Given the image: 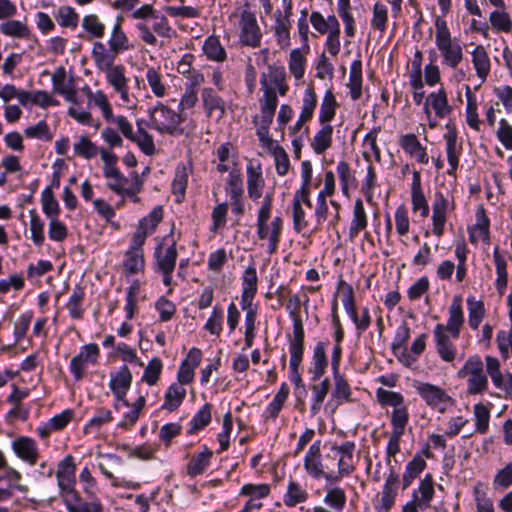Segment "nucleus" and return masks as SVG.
Instances as JSON below:
<instances>
[{
	"label": "nucleus",
	"instance_id": "nucleus-1",
	"mask_svg": "<svg viewBox=\"0 0 512 512\" xmlns=\"http://www.w3.org/2000/svg\"><path fill=\"white\" fill-rule=\"evenodd\" d=\"M150 126L161 134L179 136L184 133L181 124L185 121L182 113L176 112L161 102L148 111Z\"/></svg>",
	"mask_w": 512,
	"mask_h": 512
},
{
	"label": "nucleus",
	"instance_id": "nucleus-2",
	"mask_svg": "<svg viewBox=\"0 0 512 512\" xmlns=\"http://www.w3.org/2000/svg\"><path fill=\"white\" fill-rule=\"evenodd\" d=\"M457 377L467 378V393L478 395L488 388V378L483 369V362L478 355L470 356L462 368L457 372Z\"/></svg>",
	"mask_w": 512,
	"mask_h": 512
},
{
	"label": "nucleus",
	"instance_id": "nucleus-3",
	"mask_svg": "<svg viewBox=\"0 0 512 512\" xmlns=\"http://www.w3.org/2000/svg\"><path fill=\"white\" fill-rule=\"evenodd\" d=\"M131 382L132 374L126 365L121 367L120 370L111 378L109 387L116 398L114 406L118 411H121L123 408H130V404L125 396Z\"/></svg>",
	"mask_w": 512,
	"mask_h": 512
},
{
	"label": "nucleus",
	"instance_id": "nucleus-4",
	"mask_svg": "<svg viewBox=\"0 0 512 512\" xmlns=\"http://www.w3.org/2000/svg\"><path fill=\"white\" fill-rule=\"evenodd\" d=\"M416 390L428 406L437 408L440 412L445 411L446 405L454 404L453 398L439 386L422 382L416 386Z\"/></svg>",
	"mask_w": 512,
	"mask_h": 512
},
{
	"label": "nucleus",
	"instance_id": "nucleus-5",
	"mask_svg": "<svg viewBox=\"0 0 512 512\" xmlns=\"http://www.w3.org/2000/svg\"><path fill=\"white\" fill-rule=\"evenodd\" d=\"M239 25L241 28V44L253 48L259 47L261 44L262 34L257 24V20L254 13L248 10H244L241 13Z\"/></svg>",
	"mask_w": 512,
	"mask_h": 512
},
{
	"label": "nucleus",
	"instance_id": "nucleus-6",
	"mask_svg": "<svg viewBox=\"0 0 512 512\" xmlns=\"http://www.w3.org/2000/svg\"><path fill=\"white\" fill-rule=\"evenodd\" d=\"M99 355L97 344L91 343L82 347L80 353L74 356L70 362V370L75 380L83 378L88 363H96Z\"/></svg>",
	"mask_w": 512,
	"mask_h": 512
},
{
	"label": "nucleus",
	"instance_id": "nucleus-7",
	"mask_svg": "<svg viewBox=\"0 0 512 512\" xmlns=\"http://www.w3.org/2000/svg\"><path fill=\"white\" fill-rule=\"evenodd\" d=\"M284 6V13L277 10L275 12V26L274 31L277 37V41L281 46H287L289 44L290 35L289 29L291 26L290 16L292 15V0H282Z\"/></svg>",
	"mask_w": 512,
	"mask_h": 512
},
{
	"label": "nucleus",
	"instance_id": "nucleus-8",
	"mask_svg": "<svg viewBox=\"0 0 512 512\" xmlns=\"http://www.w3.org/2000/svg\"><path fill=\"white\" fill-rule=\"evenodd\" d=\"M433 335L440 358L445 362H452L456 357V348L452 343L451 334L445 331L443 324H437Z\"/></svg>",
	"mask_w": 512,
	"mask_h": 512
},
{
	"label": "nucleus",
	"instance_id": "nucleus-9",
	"mask_svg": "<svg viewBox=\"0 0 512 512\" xmlns=\"http://www.w3.org/2000/svg\"><path fill=\"white\" fill-rule=\"evenodd\" d=\"M335 192V176L332 171H327L324 178V188L317 197V206L315 208V217L318 224H322L327 219L328 205L326 197L332 196Z\"/></svg>",
	"mask_w": 512,
	"mask_h": 512
},
{
	"label": "nucleus",
	"instance_id": "nucleus-10",
	"mask_svg": "<svg viewBox=\"0 0 512 512\" xmlns=\"http://www.w3.org/2000/svg\"><path fill=\"white\" fill-rule=\"evenodd\" d=\"M463 323L462 299L460 296H455L449 307V319L444 325L445 331L449 332L453 339H457Z\"/></svg>",
	"mask_w": 512,
	"mask_h": 512
},
{
	"label": "nucleus",
	"instance_id": "nucleus-11",
	"mask_svg": "<svg viewBox=\"0 0 512 512\" xmlns=\"http://www.w3.org/2000/svg\"><path fill=\"white\" fill-rule=\"evenodd\" d=\"M201 98L208 117L213 116L214 113L218 120L224 117L226 113L225 101L218 96L212 88H204Z\"/></svg>",
	"mask_w": 512,
	"mask_h": 512
},
{
	"label": "nucleus",
	"instance_id": "nucleus-12",
	"mask_svg": "<svg viewBox=\"0 0 512 512\" xmlns=\"http://www.w3.org/2000/svg\"><path fill=\"white\" fill-rule=\"evenodd\" d=\"M398 483V475L391 470L383 486L380 505L376 507L378 512H388L391 509L397 494Z\"/></svg>",
	"mask_w": 512,
	"mask_h": 512
},
{
	"label": "nucleus",
	"instance_id": "nucleus-13",
	"mask_svg": "<svg viewBox=\"0 0 512 512\" xmlns=\"http://www.w3.org/2000/svg\"><path fill=\"white\" fill-rule=\"evenodd\" d=\"M12 448L16 455L22 460L34 465L38 459V449L33 439L28 437H19L12 443Z\"/></svg>",
	"mask_w": 512,
	"mask_h": 512
},
{
	"label": "nucleus",
	"instance_id": "nucleus-14",
	"mask_svg": "<svg viewBox=\"0 0 512 512\" xmlns=\"http://www.w3.org/2000/svg\"><path fill=\"white\" fill-rule=\"evenodd\" d=\"M448 132L444 135L446 140V152L449 163V175H454L459 163V150L457 149V131L454 125L447 124Z\"/></svg>",
	"mask_w": 512,
	"mask_h": 512
},
{
	"label": "nucleus",
	"instance_id": "nucleus-15",
	"mask_svg": "<svg viewBox=\"0 0 512 512\" xmlns=\"http://www.w3.org/2000/svg\"><path fill=\"white\" fill-rule=\"evenodd\" d=\"M176 241L173 240L171 245L163 253V246L159 244L155 249V258L157 266L161 272H173L177 259Z\"/></svg>",
	"mask_w": 512,
	"mask_h": 512
},
{
	"label": "nucleus",
	"instance_id": "nucleus-16",
	"mask_svg": "<svg viewBox=\"0 0 512 512\" xmlns=\"http://www.w3.org/2000/svg\"><path fill=\"white\" fill-rule=\"evenodd\" d=\"M332 450L340 454V458L338 460L339 473L341 475L352 474L355 470L354 465L351 463L355 450V443L347 441L339 446H332Z\"/></svg>",
	"mask_w": 512,
	"mask_h": 512
},
{
	"label": "nucleus",
	"instance_id": "nucleus-17",
	"mask_svg": "<svg viewBox=\"0 0 512 512\" xmlns=\"http://www.w3.org/2000/svg\"><path fill=\"white\" fill-rule=\"evenodd\" d=\"M429 105H431L436 116L439 118L447 116L452 111L451 106L448 105L447 94L444 89H440L437 93L428 95L424 105V111L427 115H430Z\"/></svg>",
	"mask_w": 512,
	"mask_h": 512
},
{
	"label": "nucleus",
	"instance_id": "nucleus-18",
	"mask_svg": "<svg viewBox=\"0 0 512 512\" xmlns=\"http://www.w3.org/2000/svg\"><path fill=\"white\" fill-rule=\"evenodd\" d=\"M448 202L442 193L436 194V199L433 203V233L440 237L443 235L444 225L446 222V210Z\"/></svg>",
	"mask_w": 512,
	"mask_h": 512
},
{
	"label": "nucleus",
	"instance_id": "nucleus-19",
	"mask_svg": "<svg viewBox=\"0 0 512 512\" xmlns=\"http://www.w3.org/2000/svg\"><path fill=\"white\" fill-rule=\"evenodd\" d=\"M368 225L367 215L364 209L363 202L357 198L353 206V218L349 227V239L351 242L358 236L359 232L366 229Z\"/></svg>",
	"mask_w": 512,
	"mask_h": 512
},
{
	"label": "nucleus",
	"instance_id": "nucleus-20",
	"mask_svg": "<svg viewBox=\"0 0 512 512\" xmlns=\"http://www.w3.org/2000/svg\"><path fill=\"white\" fill-rule=\"evenodd\" d=\"M412 206L413 210H420L422 217H427L429 214V206L421 188V178L418 171L413 173L412 181Z\"/></svg>",
	"mask_w": 512,
	"mask_h": 512
},
{
	"label": "nucleus",
	"instance_id": "nucleus-21",
	"mask_svg": "<svg viewBox=\"0 0 512 512\" xmlns=\"http://www.w3.org/2000/svg\"><path fill=\"white\" fill-rule=\"evenodd\" d=\"M471 55L476 74L484 82L490 72V59L486 49L482 45H477Z\"/></svg>",
	"mask_w": 512,
	"mask_h": 512
},
{
	"label": "nucleus",
	"instance_id": "nucleus-22",
	"mask_svg": "<svg viewBox=\"0 0 512 512\" xmlns=\"http://www.w3.org/2000/svg\"><path fill=\"white\" fill-rule=\"evenodd\" d=\"M418 492L420 497L416 493L413 494L414 501L420 509H426L430 506V501L434 496V482L433 477L427 474L420 482Z\"/></svg>",
	"mask_w": 512,
	"mask_h": 512
},
{
	"label": "nucleus",
	"instance_id": "nucleus-23",
	"mask_svg": "<svg viewBox=\"0 0 512 512\" xmlns=\"http://www.w3.org/2000/svg\"><path fill=\"white\" fill-rule=\"evenodd\" d=\"M325 346L324 342H318L314 348L313 367L310 369V372L312 373V380L314 381L322 377L328 365Z\"/></svg>",
	"mask_w": 512,
	"mask_h": 512
},
{
	"label": "nucleus",
	"instance_id": "nucleus-24",
	"mask_svg": "<svg viewBox=\"0 0 512 512\" xmlns=\"http://www.w3.org/2000/svg\"><path fill=\"white\" fill-rule=\"evenodd\" d=\"M186 396V389L180 384L173 383L165 394L162 408L168 411L176 410Z\"/></svg>",
	"mask_w": 512,
	"mask_h": 512
},
{
	"label": "nucleus",
	"instance_id": "nucleus-25",
	"mask_svg": "<svg viewBox=\"0 0 512 512\" xmlns=\"http://www.w3.org/2000/svg\"><path fill=\"white\" fill-rule=\"evenodd\" d=\"M348 87L353 100H358L362 95V64L356 60L351 64Z\"/></svg>",
	"mask_w": 512,
	"mask_h": 512
},
{
	"label": "nucleus",
	"instance_id": "nucleus-26",
	"mask_svg": "<svg viewBox=\"0 0 512 512\" xmlns=\"http://www.w3.org/2000/svg\"><path fill=\"white\" fill-rule=\"evenodd\" d=\"M211 457L212 451L208 448H205L203 452L194 455L187 464V474L190 477H196L202 474L209 465Z\"/></svg>",
	"mask_w": 512,
	"mask_h": 512
},
{
	"label": "nucleus",
	"instance_id": "nucleus-27",
	"mask_svg": "<svg viewBox=\"0 0 512 512\" xmlns=\"http://www.w3.org/2000/svg\"><path fill=\"white\" fill-rule=\"evenodd\" d=\"M122 17H118L117 23L115 24L111 38L109 40L110 51L115 55L121 51L129 49V41L126 34L121 28Z\"/></svg>",
	"mask_w": 512,
	"mask_h": 512
},
{
	"label": "nucleus",
	"instance_id": "nucleus-28",
	"mask_svg": "<svg viewBox=\"0 0 512 512\" xmlns=\"http://www.w3.org/2000/svg\"><path fill=\"white\" fill-rule=\"evenodd\" d=\"M333 127L324 125L314 136L311 146L316 154L324 153L332 144Z\"/></svg>",
	"mask_w": 512,
	"mask_h": 512
},
{
	"label": "nucleus",
	"instance_id": "nucleus-29",
	"mask_svg": "<svg viewBox=\"0 0 512 512\" xmlns=\"http://www.w3.org/2000/svg\"><path fill=\"white\" fill-rule=\"evenodd\" d=\"M338 104L331 90H327L320 105L319 122L326 124L330 122L334 116Z\"/></svg>",
	"mask_w": 512,
	"mask_h": 512
},
{
	"label": "nucleus",
	"instance_id": "nucleus-30",
	"mask_svg": "<svg viewBox=\"0 0 512 512\" xmlns=\"http://www.w3.org/2000/svg\"><path fill=\"white\" fill-rule=\"evenodd\" d=\"M437 48L451 68H456L457 65L462 61L463 52L461 46L458 43L450 42Z\"/></svg>",
	"mask_w": 512,
	"mask_h": 512
},
{
	"label": "nucleus",
	"instance_id": "nucleus-31",
	"mask_svg": "<svg viewBox=\"0 0 512 512\" xmlns=\"http://www.w3.org/2000/svg\"><path fill=\"white\" fill-rule=\"evenodd\" d=\"M203 51L207 58L212 61L223 62L226 59L225 49L215 36H210L205 40Z\"/></svg>",
	"mask_w": 512,
	"mask_h": 512
},
{
	"label": "nucleus",
	"instance_id": "nucleus-32",
	"mask_svg": "<svg viewBox=\"0 0 512 512\" xmlns=\"http://www.w3.org/2000/svg\"><path fill=\"white\" fill-rule=\"evenodd\" d=\"M426 462L419 455H416L406 466L403 475L402 484L403 489L408 488L412 481L424 470Z\"/></svg>",
	"mask_w": 512,
	"mask_h": 512
},
{
	"label": "nucleus",
	"instance_id": "nucleus-33",
	"mask_svg": "<svg viewBox=\"0 0 512 512\" xmlns=\"http://www.w3.org/2000/svg\"><path fill=\"white\" fill-rule=\"evenodd\" d=\"M493 258L497 272L496 287L498 292L503 294L508 282L506 271L507 263L504 257L500 254L498 247L494 249Z\"/></svg>",
	"mask_w": 512,
	"mask_h": 512
},
{
	"label": "nucleus",
	"instance_id": "nucleus-34",
	"mask_svg": "<svg viewBox=\"0 0 512 512\" xmlns=\"http://www.w3.org/2000/svg\"><path fill=\"white\" fill-rule=\"evenodd\" d=\"M2 34L14 38H28L30 30L28 26L18 20H8L0 25Z\"/></svg>",
	"mask_w": 512,
	"mask_h": 512
},
{
	"label": "nucleus",
	"instance_id": "nucleus-35",
	"mask_svg": "<svg viewBox=\"0 0 512 512\" xmlns=\"http://www.w3.org/2000/svg\"><path fill=\"white\" fill-rule=\"evenodd\" d=\"M264 185L261 172L256 171L253 166L247 167V189L250 198L261 197V190Z\"/></svg>",
	"mask_w": 512,
	"mask_h": 512
},
{
	"label": "nucleus",
	"instance_id": "nucleus-36",
	"mask_svg": "<svg viewBox=\"0 0 512 512\" xmlns=\"http://www.w3.org/2000/svg\"><path fill=\"white\" fill-rule=\"evenodd\" d=\"M84 299V290L81 286H76L73 290L69 301L67 302V309L73 319H81L84 314V310L81 308V303Z\"/></svg>",
	"mask_w": 512,
	"mask_h": 512
},
{
	"label": "nucleus",
	"instance_id": "nucleus-37",
	"mask_svg": "<svg viewBox=\"0 0 512 512\" xmlns=\"http://www.w3.org/2000/svg\"><path fill=\"white\" fill-rule=\"evenodd\" d=\"M108 83L114 88V90L121 89V87L127 85V78L124 73V67L122 65H111L104 68Z\"/></svg>",
	"mask_w": 512,
	"mask_h": 512
},
{
	"label": "nucleus",
	"instance_id": "nucleus-38",
	"mask_svg": "<svg viewBox=\"0 0 512 512\" xmlns=\"http://www.w3.org/2000/svg\"><path fill=\"white\" fill-rule=\"evenodd\" d=\"M43 212L50 219L57 218L60 212L58 201L55 199L51 187H46L41 197Z\"/></svg>",
	"mask_w": 512,
	"mask_h": 512
},
{
	"label": "nucleus",
	"instance_id": "nucleus-39",
	"mask_svg": "<svg viewBox=\"0 0 512 512\" xmlns=\"http://www.w3.org/2000/svg\"><path fill=\"white\" fill-rule=\"evenodd\" d=\"M469 310V325L472 329H477L485 315L484 304L482 301H476L473 297L467 299Z\"/></svg>",
	"mask_w": 512,
	"mask_h": 512
},
{
	"label": "nucleus",
	"instance_id": "nucleus-40",
	"mask_svg": "<svg viewBox=\"0 0 512 512\" xmlns=\"http://www.w3.org/2000/svg\"><path fill=\"white\" fill-rule=\"evenodd\" d=\"M188 175L185 166L177 167L175 177L172 182V191L176 195V201L182 202L185 197Z\"/></svg>",
	"mask_w": 512,
	"mask_h": 512
},
{
	"label": "nucleus",
	"instance_id": "nucleus-41",
	"mask_svg": "<svg viewBox=\"0 0 512 512\" xmlns=\"http://www.w3.org/2000/svg\"><path fill=\"white\" fill-rule=\"evenodd\" d=\"M260 84H261L262 90L264 92V100L261 103V109H268V110L276 111L277 104H278V98L276 95V91H275L274 87H272L268 83V79L265 74L262 75Z\"/></svg>",
	"mask_w": 512,
	"mask_h": 512
},
{
	"label": "nucleus",
	"instance_id": "nucleus-42",
	"mask_svg": "<svg viewBox=\"0 0 512 512\" xmlns=\"http://www.w3.org/2000/svg\"><path fill=\"white\" fill-rule=\"evenodd\" d=\"M307 492L301 488L299 484L291 481L288 485L287 493L284 498V503L288 507H293L299 503L307 500Z\"/></svg>",
	"mask_w": 512,
	"mask_h": 512
},
{
	"label": "nucleus",
	"instance_id": "nucleus-43",
	"mask_svg": "<svg viewBox=\"0 0 512 512\" xmlns=\"http://www.w3.org/2000/svg\"><path fill=\"white\" fill-rule=\"evenodd\" d=\"M92 57L100 70H104V68L114 63V56L106 51L105 46L101 42H95L93 44Z\"/></svg>",
	"mask_w": 512,
	"mask_h": 512
},
{
	"label": "nucleus",
	"instance_id": "nucleus-44",
	"mask_svg": "<svg viewBox=\"0 0 512 512\" xmlns=\"http://www.w3.org/2000/svg\"><path fill=\"white\" fill-rule=\"evenodd\" d=\"M211 404L206 403L192 418L188 433L193 434L206 427L211 421Z\"/></svg>",
	"mask_w": 512,
	"mask_h": 512
},
{
	"label": "nucleus",
	"instance_id": "nucleus-45",
	"mask_svg": "<svg viewBox=\"0 0 512 512\" xmlns=\"http://www.w3.org/2000/svg\"><path fill=\"white\" fill-rule=\"evenodd\" d=\"M145 403V397L139 396L138 399L133 403L131 409L128 412L124 413L123 420L119 423V427H132L137 422L140 412L145 406Z\"/></svg>",
	"mask_w": 512,
	"mask_h": 512
},
{
	"label": "nucleus",
	"instance_id": "nucleus-46",
	"mask_svg": "<svg viewBox=\"0 0 512 512\" xmlns=\"http://www.w3.org/2000/svg\"><path fill=\"white\" fill-rule=\"evenodd\" d=\"M31 239L35 245H42L44 242V223L38 216L35 209L29 211Z\"/></svg>",
	"mask_w": 512,
	"mask_h": 512
},
{
	"label": "nucleus",
	"instance_id": "nucleus-47",
	"mask_svg": "<svg viewBox=\"0 0 512 512\" xmlns=\"http://www.w3.org/2000/svg\"><path fill=\"white\" fill-rule=\"evenodd\" d=\"M144 256L142 251L128 250L124 261L125 270L129 274H135L144 267Z\"/></svg>",
	"mask_w": 512,
	"mask_h": 512
},
{
	"label": "nucleus",
	"instance_id": "nucleus-48",
	"mask_svg": "<svg viewBox=\"0 0 512 512\" xmlns=\"http://www.w3.org/2000/svg\"><path fill=\"white\" fill-rule=\"evenodd\" d=\"M324 502L333 510L340 512L346 503V495L343 489L336 487L329 489Z\"/></svg>",
	"mask_w": 512,
	"mask_h": 512
},
{
	"label": "nucleus",
	"instance_id": "nucleus-49",
	"mask_svg": "<svg viewBox=\"0 0 512 512\" xmlns=\"http://www.w3.org/2000/svg\"><path fill=\"white\" fill-rule=\"evenodd\" d=\"M376 396L381 405L392 406L394 409L404 404V398L398 392L378 388Z\"/></svg>",
	"mask_w": 512,
	"mask_h": 512
},
{
	"label": "nucleus",
	"instance_id": "nucleus-50",
	"mask_svg": "<svg viewBox=\"0 0 512 512\" xmlns=\"http://www.w3.org/2000/svg\"><path fill=\"white\" fill-rule=\"evenodd\" d=\"M474 417L476 431L480 434H484L488 430L490 412L489 409L482 403H478L474 406Z\"/></svg>",
	"mask_w": 512,
	"mask_h": 512
},
{
	"label": "nucleus",
	"instance_id": "nucleus-51",
	"mask_svg": "<svg viewBox=\"0 0 512 512\" xmlns=\"http://www.w3.org/2000/svg\"><path fill=\"white\" fill-rule=\"evenodd\" d=\"M74 498L75 502L68 498L64 500L68 512H102V505L99 502L88 503L80 501L77 496Z\"/></svg>",
	"mask_w": 512,
	"mask_h": 512
},
{
	"label": "nucleus",
	"instance_id": "nucleus-52",
	"mask_svg": "<svg viewBox=\"0 0 512 512\" xmlns=\"http://www.w3.org/2000/svg\"><path fill=\"white\" fill-rule=\"evenodd\" d=\"M409 414L406 406L401 405L393 410L391 415V424L393 427L392 431H397L398 433H404V429L408 423Z\"/></svg>",
	"mask_w": 512,
	"mask_h": 512
},
{
	"label": "nucleus",
	"instance_id": "nucleus-53",
	"mask_svg": "<svg viewBox=\"0 0 512 512\" xmlns=\"http://www.w3.org/2000/svg\"><path fill=\"white\" fill-rule=\"evenodd\" d=\"M74 151L85 159H91L96 156L98 149L90 139L82 136L79 141L74 144Z\"/></svg>",
	"mask_w": 512,
	"mask_h": 512
},
{
	"label": "nucleus",
	"instance_id": "nucleus-54",
	"mask_svg": "<svg viewBox=\"0 0 512 512\" xmlns=\"http://www.w3.org/2000/svg\"><path fill=\"white\" fill-rule=\"evenodd\" d=\"M162 370V362L159 358L155 357L150 360L146 366L142 380L148 385H154L159 379Z\"/></svg>",
	"mask_w": 512,
	"mask_h": 512
},
{
	"label": "nucleus",
	"instance_id": "nucleus-55",
	"mask_svg": "<svg viewBox=\"0 0 512 512\" xmlns=\"http://www.w3.org/2000/svg\"><path fill=\"white\" fill-rule=\"evenodd\" d=\"M130 141L136 143L139 149L148 156H152L156 152L153 137L147 131L141 134H134V138Z\"/></svg>",
	"mask_w": 512,
	"mask_h": 512
},
{
	"label": "nucleus",
	"instance_id": "nucleus-56",
	"mask_svg": "<svg viewBox=\"0 0 512 512\" xmlns=\"http://www.w3.org/2000/svg\"><path fill=\"white\" fill-rule=\"evenodd\" d=\"M467 124L474 130H479V119L477 114V103L471 95L469 87H467V106H466Z\"/></svg>",
	"mask_w": 512,
	"mask_h": 512
},
{
	"label": "nucleus",
	"instance_id": "nucleus-57",
	"mask_svg": "<svg viewBox=\"0 0 512 512\" xmlns=\"http://www.w3.org/2000/svg\"><path fill=\"white\" fill-rule=\"evenodd\" d=\"M283 221L280 217H275L271 222V232L269 235L268 253L270 255L277 251L280 236L282 232Z\"/></svg>",
	"mask_w": 512,
	"mask_h": 512
},
{
	"label": "nucleus",
	"instance_id": "nucleus-58",
	"mask_svg": "<svg viewBox=\"0 0 512 512\" xmlns=\"http://www.w3.org/2000/svg\"><path fill=\"white\" fill-rule=\"evenodd\" d=\"M82 27L90 33L92 37L100 38L104 35V25L94 14L87 15L83 18Z\"/></svg>",
	"mask_w": 512,
	"mask_h": 512
},
{
	"label": "nucleus",
	"instance_id": "nucleus-59",
	"mask_svg": "<svg viewBox=\"0 0 512 512\" xmlns=\"http://www.w3.org/2000/svg\"><path fill=\"white\" fill-rule=\"evenodd\" d=\"M490 23L499 31L510 32L512 29V21L506 12L493 11L490 14Z\"/></svg>",
	"mask_w": 512,
	"mask_h": 512
},
{
	"label": "nucleus",
	"instance_id": "nucleus-60",
	"mask_svg": "<svg viewBox=\"0 0 512 512\" xmlns=\"http://www.w3.org/2000/svg\"><path fill=\"white\" fill-rule=\"evenodd\" d=\"M489 225H490V221L486 215L485 209L482 205H480L476 211L475 227L479 230L483 241L487 242V243L490 240Z\"/></svg>",
	"mask_w": 512,
	"mask_h": 512
},
{
	"label": "nucleus",
	"instance_id": "nucleus-61",
	"mask_svg": "<svg viewBox=\"0 0 512 512\" xmlns=\"http://www.w3.org/2000/svg\"><path fill=\"white\" fill-rule=\"evenodd\" d=\"M304 57L299 50H293L290 53L289 69L296 79H301L304 75Z\"/></svg>",
	"mask_w": 512,
	"mask_h": 512
},
{
	"label": "nucleus",
	"instance_id": "nucleus-62",
	"mask_svg": "<svg viewBox=\"0 0 512 512\" xmlns=\"http://www.w3.org/2000/svg\"><path fill=\"white\" fill-rule=\"evenodd\" d=\"M60 25L63 27L76 28L78 25V15L73 8L62 6L58 9Z\"/></svg>",
	"mask_w": 512,
	"mask_h": 512
},
{
	"label": "nucleus",
	"instance_id": "nucleus-63",
	"mask_svg": "<svg viewBox=\"0 0 512 512\" xmlns=\"http://www.w3.org/2000/svg\"><path fill=\"white\" fill-rule=\"evenodd\" d=\"M499 125L500 127L497 131V137L499 141L504 145L506 149L512 150V126L507 122L506 119H501Z\"/></svg>",
	"mask_w": 512,
	"mask_h": 512
},
{
	"label": "nucleus",
	"instance_id": "nucleus-64",
	"mask_svg": "<svg viewBox=\"0 0 512 512\" xmlns=\"http://www.w3.org/2000/svg\"><path fill=\"white\" fill-rule=\"evenodd\" d=\"M493 485L495 488H508L512 485V464H507L504 468L498 471L496 474Z\"/></svg>",
	"mask_w": 512,
	"mask_h": 512
}]
</instances>
